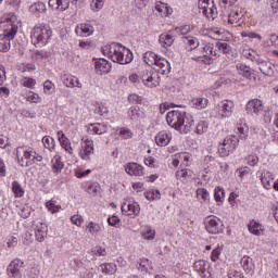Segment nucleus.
Masks as SVG:
<instances>
[{
	"label": "nucleus",
	"instance_id": "nucleus-1",
	"mask_svg": "<svg viewBox=\"0 0 278 278\" xmlns=\"http://www.w3.org/2000/svg\"><path fill=\"white\" fill-rule=\"evenodd\" d=\"M103 55H108L112 62L117 64H129L134 60V54L129 49L123 47L121 43H111L101 48Z\"/></svg>",
	"mask_w": 278,
	"mask_h": 278
},
{
	"label": "nucleus",
	"instance_id": "nucleus-2",
	"mask_svg": "<svg viewBox=\"0 0 278 278\" xmlns=\"http://www.w3.org/2000/svg\"><path fill=\"white\" fill-rule=\"evenodd\" d=\"M167 124L169 127L178 131H184L188 134L190 131V127H192L193 121L186 118V113H181L179 111H170L166 116Z\"/></svg>",
	"mask_w": 278,
	"mask_h": 278
},
{
	"label": "nucleus",
	"instance_id": "nucleus-3",
	"mask_svg": "<svg viewBox=\"0 0 278 278\" xmlns=\"http://www.w3.org/2000/svg\"><path fill=\"white\" fill-rule=\"evenodd\" d=\"M0 27L5 36L14 38L18 31V17L14 13L4 15L0 21Z\"/></svg>",
	"mask_w": 278,
	"mask_h": 278
},
{
	"label": "nucleus",
	"instance_id": "nucleus-4",
	"mask_svg": "<svg viewBox=\"0 0 278 278\" xmlns=\"http://www.w3.org/2000/svg\"><path fill=\"white\" fill-rule=\"evenodd\" d=\"M33 45H47V40L51 38V28L49 26H35L30 33Z\"/></svg>",
	"mask_w": 278,
	"mask_h": 278
},
{
	"label": "nucleus",
	"instance_id": "nucleus-5",
	"mask_svg": "<svg viewBox=\"0 0 278 278\" xmlns=\"http://www.w3.org/2000/svg\"><path fill=\"white\" fill-rule=\"evenodd\" d=\"M240 140L236 136H230L229 138L224 139L223 143L218 146V154L220 157H228L229 153L236 151Z\"/></svg>",
	"mask_w": 278,
	"mask_h": 278
},
{
	"label": "nucleus",
	"instance_id": "nucleus-6",
	"mask_svg": "<svg viewBox=\"0 0 278 278\" xmlns=\"http://www.w3.org/2000/svg\"><path fill=\"white\" fill-rule=\"evenodd\" d=\"M199 12L202 13L206 18H216L218 16V11L214 7V1L212 0H199L198 2Z\"/></svg>",
	"mask_w": 278,
	"mask_h": 278
},
{
	"label": "nucleus",
	"instance_id": "nucleus-7",
	"mask_svg": "<svg viewBox=\"0 0 278 278\" xmlns=\"http://www.w3.org/2000/svg\"><path fill=\"white\" fill-rule=\"evenodd\" d=\"M17 162L21 166H31L36 163V152L27 150V148H17Z\"/></svg>",
	"mask_w": 278,
	"mask_h": 278
},
{
	"label": "nucleus",
	"instance_id": "nucleus-8",
	"mask_svg": "<svg viewBox=\"0 0 278 278\" xmlns=\"http://www.w3.org/2000/svg\"><path fill=\"white\" fill-rule=\"evenodd\" d=\"M94 153V142L86 137H83L81 139V150L79 152V156L85 162H89L90 156Z\"/></svg>",
	"mask_w": 278,
	"mask_h": 278
},
{
	"label": "nucleus",
	"instance_id": "nucleus-9",
	"mask_svg": "<svg viewBox=\"0 0 278 278\" xmlns=\"http://www.w3.org/2000/svg\"><path fill=\"white\" fill-rule=\"evenodd\" d=\"M205 229L208 233H220L223 231V224L216 217H207L205 219Z\"/></svg>",
	"mask_w": 278,
	"mask_h": 278
},
{
	"label": "nucleus",
	"instance_id": "nucleus-10",
	"mask_svg": "<svg viewBox=\"0 0 278 278\" xmlns=\"http://www.w3.org/2000/svg\"><path fill=\"white\" fill-rule=\"evenodd\" d=\"M23 268V262L21 260H14L8 266L7 273L9 278H21V269Z\"/></svg>",
	"mask_w": 278,
	"mask_h": 278
},
{
	"label": "nucleus",
	"instance_id": "nucleus-11",
	"mask_svg": "<svg viewBox=\"0 0 278 278\" xmlns=\"http://www.w3.org/2000/svg\"><path fill=\"white\" fill-rule=\"evenodd\" d=\"M141 81L147 88H157L160 86V75L150 72L141 77Z\"/></svg>",
	"mask_w": 278,
	"mask_h": 278
},
{
	"label": "nucleus",
	"instance_id": "nucleus-12",
	"mask_svg": "<svg viewBox=\"0 0 278 278\" xmlns=\"http://www.w3.org/2000/svg\"><path fill=\"white\" fill-rule=\"evenodd\" d=\"M200 58H216V51H214V47L212 46H204L202 48L197 49V55L192 56V60H200Z\"/></svg>",
	"mask_w": 278,
	"mask_h": 278
},
{
	"label": "nucleus",
	"instance_id": "nucleus-13",
	"mask_svg": "<svg viewBox=\"0 0 278 278\" xmlns=\"http://www.w3.org/2000/svg\"><path fill=\"white\" fill-rule=\"evenodd\" d=\"M245 110L248 114L260 116V113L264 112V104L261 100L254 99L248 102Z\"/></svg>",
	"mask_w": 278,
	"mask_h": 278
},
{
	"label": "nucleus",
	"instance_id": "nucleus-14",
	"mask_svg": "<svg viewBox=\"0 0 278 278\" xmlns=\"http://www.w3.org/2000/svg\"><path fill=\"white\" fill-rule=\"evenodd\" d=\"M48 5L55 12H66L71 5V0H49Z\"/></svg>",
	"mask_w": 278,
	"mask_h": 278
},
{
	"label": "nucleus",
	"instance_id": "nucleus-15",
	"mask_svg": "<svg viewBox=\"0 0 278 278\" xmlns=\"http://www.w3.org/2000/svg\"><path fill=\"white\" fill-rule=\"evenodd\" d=\"M154 68L157 73H161V75H168V73H170V63L166 59L159 56V60H156V63L154 64Z\"/></svg>",
	"mask_w": 278,
	"mask_h": 278
},
{
	"label": "nucleus",
	"instance_id": "nucleus-16",
	"mask_svg": "<svg viewBox=\"0 0 278 278\" xmlns=\"http://www.w3.org/2000/svg\"><path fill=\"white\" fill-rule=\"evenodd\" d=\"M122 212L126 214V216H138V214H140V204L124 203L122 204Z\"/></svg>",
	"mask_w": 278,
	"mask_h": 278
},
{
	"label": "nucleus",
	"instance_id": "nucleus-17",
	"mask_svg": "<svg viewBox=\"0 0 278 278\" xmlns=\"http://www.w3.org/2000/svg\"><path fill=\"white\" fill-rule=\"evenodd\" d=\"M219 115L222 118H227L233 110V102L229 100H224L218 104Z\"/></svg>",
	"mask_w": 278,
	"mask_h": 278
},
{
	"label": "nucleus",
	"instance_id": "nucleus-18",
	"mask_svg": "<svg viewBox=\"0 0 278 278\" xmlns=\"http://www.w3.org/2000/svg\"><path fill=\"white\" fill-rule=\"evenodd\" d=\"M36 240L42 242L47 238V224L38 223L34 225Z\"/></svg>",
	"mask_w": 278,
	"mask_h": 278
},
{
	"label": "nucleus",
	"instance_id": "nucleus-19",
	"mask_svg": "<svg viewBox=\"0 0 278 278\" xmlns=\"http://www.w3.org/2000/svg\"><path fill=\"white\" fill-rule=\"evenodd\" d=\"M128 118L132 121V123H140L144 118V112H142L139 108H130L128 110Z\"/></svg>",
	"mask_w": 278,
	"mask_h": 278
},
{
	"label": "nucleus",
	"instance_id": "nucleus-20",
	"mask_svg": "<svg viewBox=\"0 0 278 278\" xmlns=\"http://www.w3.org/2000/svg\"><path fill=\"white\" fill-rule=\"evenodd\" d=\"M258 64L263 75H267V77L275 75V65H273V63L261 60Z\"/></svg>",
	"mask_w": 278,
	"mask_h": 278
},
{
	"label": "nucleus",
	"instance_id": "nucleus-21",
	"mask_svg": "<svg viewBox=\"0 0 278 278\" xmlns=\"http://www.w3.org/2000/svg\"><path fill=\"white\" fill-rule=\"evenodd\" d=\"M127 175L140 177L142 175V167L138 163H128L125 165Z\"/></svg>",
	"mask_w": 278,
	"mask_h": 278
},
{
	"label": "nucleus",
	"instance_id": "nucleus-22",
	"mask_svg": "<svg viewBox=\"0 0 278 278\" xmlns=\"http://www.w3.org/2000/svg\"><path fill=\"white\" fill-rule=\"evenodd\" d=\"M96 71L100 73H110L112 71V63H109L105 59H98L94 62Z\"/></svg>",
	"mask_w": 278,
	"mask_h": 278
},
{
	"label": "nucleus",
	"instance_id": "nucleus-23",
	"mask_svg": "<svg viewBox=\"0 0 278 278\" xmlns=\"http://www.w3.org/2000/svg\"><path fill=\"white\" fill-rule=\"evenodd\" d=\"M193 268L202 278H207V275H210V271L207 270V263L205 261H197Z\"/></svg>",
	"mask_w": 278,
	"mask_h": 278
},
{
	"label": "nucleus",
	"instance_id": "nucleus-24",
	"mask_svg": "<svg viewBox=\"0 0 278 278\" xmlns=\"http://www.w3.org/2000/svg\"><path fill=\"white\" fill-rule=\"evenodd\" d=\"M261 181L265 190H270L275 184V178H273V174H270V172H264L261 175Z\"/></svg>",
	"mask_w": 278,
	"mask_h": 278
},
{
	"label": "nucleus",
	"instance_id": "nucleus-25",
	"mask_svg": "<svg viewBox=\"0 0 278 278\" xmlns=\"http://www.w3.org/2000/svg\"><path fill=\"white\" fill-rule=\"evenodd\" d=\"M58 139L61 142V147L65 149V151L70 153V155H73V147H71V141L68 140V138H66V135H64L63 131L58 132Z\"/></svg>",
	"mask_w": 278,
	"mask_h": 278
},
{
	"label": "nucleus",
	"instance_id": "nucleus-26",
	"mask_svg": "<svg viewBox=\"0 0 278 278\" xmlns=\"http://www.w3.org/2000/svg\"><path fill=\"white\" fill-rule=\"evenodd\" d=\"M76 34L78 36H92L94 34V27L90 24H80L76 27Z\"/></svg>",
	"mask_w": 278,
	"mask_h": 278
},
{
	"label": "nucleus",
	"instance_id": "nucleus-27",
	"mask_svg": "<svg viewBox=\"0 0 278 278\" xmlns=\"http://www.w3.org/2000/svg\"><path fill=\"white\" fill-rule=\"evenodd\" d=\"M242 16H244L242 11H232L227 17L228 24L232 25V27H238V23L242 21Z\"/></svg>",
	"mask_w": 278,
	"mask_h": 278
},
{
	"label": "nucleus",
	"instance_id": "nucleus-28",
	"mask_svg": "<svg viewBox=\"0 0 278 278\" xmlns=\"http://www.w3.org/2000/svg\"><path fill=\"white\" fill-rule=\"evenodd\" d=\"M248 227L250 233H253V236H264V227L262 226V224L252 220L250 222Z\"/></svg>",
	"mask_w": 278,
	"mask_h": 278
},
{
	"label": "nucleus",
	"instance_id": "nucleus-29",
	"mask_svg": "<svg viewBox=\"0 0 278 278\" xmlns=\"http://www.w3.org/2000/svg\"><path fill=\"white\" fill-rule=\"evenodd\" d=\"M182 41L187 47V51H197L199 49V39L195 37H184Z\"/></svg>",
	"mask_w": 278,
	"mask_h": 278
},
{
	"label": "nucleus",
	"instance_id": "nucleus-30",
	"mask_svg": "<svg viewBox=\"0 0 278 278\" xmlns=\"http://www.w3.org/2000/svg\"><path fill=\"white\" fill-rule=\"evenodd\" d=\"M159 42L164 49H168V47H173V42H175V39L170 34H162L159 37Z\"/></svg>",
	"mask_w": 278,
	"mask_h": 278
},
{
	"label": "nucleus",
	"instance_id": "nucleus-31",
	"mask_svg": "<svg viewBox=\"0 0 278 278\" xmlns=\"http://www.w3.org/2000/svg\"><path fill=\"white\" fill-rule=\"evenodd\" d=\"M242 55L247 58V60H251V62H258L262 60L260 59V54L251 48H245L242 50Z\"/></svg>",
	"mask_w": 278,
	"mask_h": 278
},
{
	"label": "nucleus",
	"instance_id": "nucleus-32",
	"mask_svg": "<svg viewBox=\"0 0 278 278\" xmlns=\"http://www.w3.org/2000/svg\"><path fill=\"white\" fill-rule=\"evenodd\" d=\"M63 84L66 86V88H81V83L79 81V78L75 76H66L63 79Z\"/></svg>",
	"mask_w": 278,
	"mask_h": 278
},
{
	"label": "nucleus",
	"instance_id": "nucleus-33",
	"mask_svg": "<svg viewBox=\"0 0 278 278\" xmlns=\"http://www.w3.org/2000/svg\"><path fill=\"white\" fill-rule=\"evenodd\" d=\"M208 103L210 101L207 98H193L191 100V105L192 108H195V110H205Z\"/></svg>",
	"mask_w": 278,
	"mask_h": 278
},
{
	"label": "nucleus",
	"instance_id": "nucleus-34",
	"mask_svg": "<svg viewBox=\"0 0 278 278\" xmlns=\"http://www.w3.org/2000/svg\"><path fill=\"white\" fill-rule=\"evenodd\" d=\"M155 142L157 147H166L170 142V137L165 131H161L155 137Z\"/></svg>",
	"mask_w": 278,
	"mask_h": 278
},
{
	"label": "nucleus",
	"instance_id": "nucleus-35",
	"mask_svg": "<svg viewBox=\"0 0 278 278\" xmlns=\"http://www.w3.org/2000/svg\"><path fill=\"white\" fill-rule=\"evenodd\" d=\"M155 10L161 14V16H168L173 13V9H170L169 5L164 2H157L155 4Z\"/></svg>",
	"mask_w": 278,
	"mask_h": 278
},
{
	"label": "nucleus",
	"instance_id": "nucleus-36",
	"mask_svg": "<svg viewBox=\"0 0 278 278\" xmlns=\"http://www.w3.org/2000/svg\"><path fill=\"white\" fill-rule=\"evenodd\" d=\"M10 40H14V38H10L5 34L0 35V51L2 53L10 51Z\"/></svg>",
	"mask_w": 278,
	"mask_h": 278
},
{
	"label": "nucleus",
	"instance_id": "nucleus-37",
	"mask_svg": "<svg viewBox=\"0 0 278 278\" xmlns=\"http://www.w3.org/2000/svg\"><path fill=\"white\" fill-rule=\"evenodd\" d=\"M237 71L239 75H242V77H247V79L251 78V76L253 75V71L251 70V67L242 63L237 64Z\"/></svg>",
	"mask_w": 278,
	"mask_h": 278
},
{
	"label": "nucleus",
	"instance_id": "nucleus-38",
	"mask_svg": "<svg viewBox=\"0 0 278 278\" xmlns=\"http://www.w3.org/2000/svg\"><path fill=\"white\" fill-rule=\"evenodd\" d=\"M159 59L160 56H157V54L154 52H146L143 55V61L146 64H148V66H155Z\"/></svg>",
	"mask_w": 278,
	"mask_h": 278
},
{
	"label": "nucleus",
	"instance_id": "nucleus-39",
	"mask_svg": "<svg viewBox=\"0 0 278 278\" xmlns=\"http://www.w3.org/2000/svg\"><path fill=\"white\" fill-rule=\"evenodd\" d=\"M62 168H64V163L62 162V157L60 155H55L52 159V170L53 173H61Z\"/></svg>",
	"mask_w": 278,
	"mask_h": 278
},
{
	"label": "nucleus",
	"instance_id": "nucleus-40",
	"mask_svg": "<svg viewBox=\"0 0 278 278\" xmlns=\"http://www.w3.org/2000/svg\"><path fill=\"white\" fill-rule=\"evenodd\" d=\"M87 231L90 236L97 238V236H99V231H101V226L94 222H90L87 225Z\"/></svg>",
	"mask_w": 278,
	"mask_h": 278
},
{
	"label": "nucleus",
	"instance_id": "nucleus-41",
	"mask_svg": "<svg viewBox=\"0 0 278 278\" xmlns=\"http://www.w3.org/2000/svg\"><path fill=\"white\" fill-rule=\"evenodd\" d=\"M99 270L104 275H114L117 268H116V265L114 264H102L100 265Z\"/></svg>",
	"mask_w": 278,
	"mask_h": 278
},
{
	"label": "nucleus",
	"instance_id": "nucleus-42",
	"mask_svg": "<svg viewBox=\"0 0 278 278\" xmlns=\"http://www.w3.org/2000/svg\"><path fill=\"white\" fill-rule=\"evenodd\" d=\"M30 12H34L35 14H42L47 12V5H45L43 2H37L30 5Z\"/></svg>",
	"mask_w": 278,
	"mask_h": 278
},
{
	"label": "nucleus",
	"instance_id": "nucleus-43",
	"mask_svg": "<svg viewBox=\"0 0 278 278\" xmlns=\"http://www.w3.org/2000/svg\"><path fill=\"white\" fill-rule=\"evenodd\" d=\"M12 192L15 194V197L21 198L23 194H25V190H23V187L18 181L12 182Z\"/></svg>",
	"mask_w": 278,
	"mask_h": 278
},
{
	"label": "nucleus",
	"instance_id": "nucleus-44",
	"mask_svg": "<svg viewBox=\"0 0 278 278\" xmlns=\"http://www.w3.org/2000/svg\"><path fill=\"white\" fill-rule=\"evenodd\" d=\"M214 199L217 203H223V201H225V189L216 187L214 192Z\"/></svg>",
	"mask_w": 278,
	"mask_h": 278
},
{
	"label": "nucleus",
	"instance_id": "nucleus-45",
	"mask_svg": "<svg viewBox=\"0 0 278 278\" xmlns=\"http://www.w3.org/2000/svg\"><path fill=\"white\" fill-rule=\"evenodd\" d=\"M197 197L201 200V203H205V201H210V192L207 190L200 188L197 190Z\"/></svg>",
	"mask_w": 278,
	"mask_h": 278
},
{
	"label": "nucleus",
	"instance_id": "nucleus-46",
	"mask_svg": "<svg viewBox=\"0 0 278 278\" xmlns=\"http://www.w3.org/2000/svg\"><path fill=\"white\" fill-rule=\"evenodd\" d=\"M93 134L101 136V134H105L108 131V125L105 124H96L92 126Z\"/></svg>",
	"mask_w": 278,
	"mask_h": 278
},
{
	"label": "nucleus",
	"instance_id": "nucleus-47",
	"mask_svg": "<svg viewBox=\"0 0 278 278\" xmlns=\"http://www.w3.org/2000/svg\"><path fill=\"white\" fill-rule=\"evenodd\" d=\"M42 143L46 149H49V151H52V149H55V140H53L52 137H43Z\"/></svg>",
	"mask_w": 278,
	"mask_h": 278
},
{
	"label": "nucleus",
	"instance_id": "nucleus-48",
	"mask_svg": "<svg viewBox=\"0 0 278 278\" xmlns=\"http://www.w3.org/2000/svg\"><path fill=\"white\" fill-rule=\"evenodd\" d=\"M146 199H148V201H155V199H160L161 194H160V190H150L147 191L144 193Z\"/></svg>",
	"mask_w": 278,
	"mask_h": 278
},
{
	"label": "nucleus",
	"instance_id": "nucleus-49",
	"mask_svg": "<svg viewBox=\"0 0 278 278\" xmlns=\"http://www.w3.org/2000/svg\"><path fill=\"white\" fill-rule=\"evenodd\" d=\"M103 5H105V0H92L91 10L99 12V10H103Z\"/></svg>",
	"mask_w": 278,
	"mask_h": 278
},
{
	"label": "nucleus",
	"instance_id": "nucleus-50",
	"mask_svg": "<svg viewBox=\"0 0 278 278\" xmlns=\"http://www.w3.org/2000/svg\"><path fill=\"white\" fill-rule=\"evenodd\" d=\"M46 207L49 210V212H51V214H58V212H60V210H62V206L55 205V203H53V201H48L46 203Z\"/></svg>",
	"mask_w": 278,
	"mask_h": 278
},
{
	"label": "nucleus",
	"instance_id": "nucleus-51",
	"mask_svg": "<svg viewBox=\"0 0 278 278\" xmlns=\"http://www.w3.org/2000/svg\"><path fill=\"white\" fill-rule=\"evenodd\" d=\"M21 84L24 86V88H34V86H36V80L34 78L24 77L21 80Z\"/></svg>",
	"mask_w": 278,
	"mask_h": 278
},
{
	"label": "nucleus",
	"instance_id": "nucleus-52",
	"mask_svg": "<svg viewBox=\"0 0 278 278\" xmlns=\"http://www.w3.org/2000/svg\"><path fill=\"white\" fill-rule=\"evenodd\" d=\"M245 160L249 166H257V162H260V157L255 154L248 155Z\"/></svg>",
	"mask_w": 278,
	"mask_h": 278
},
{
	"label": "nucleus",
	"instance_id": "nucleus-53",
	"mask_svg": "<svg viewBox=\"0 0 278 278\" xmlns=\"http://www.w3.org/2000/svg\"><path fill=\"white\" fill-rule=\"evenodd\" d=\"M238 134H239L240 140H247V134H249V127H247V125L239 126Z\"/></svg>",
	"mask_w": 278,
	"mask_h": 278
},
{
	"label": "nucleus",
	"instance_id": "nucleus-54",
	"mask_svg": "<svg viewBox=\"0 0 278 278\" xmlns=\"http://www.w3.org/2000/svg\"><path fill=\"white\" fill-rule=\"evenodd\" d=\"M216 47L222 53H229L231 51V47L227 42H217Z\"/></svg>",
	"mask_w": 278,
	"mask_h": 278
},
{
	"label": "nucleus",
	"instance_id": "nucleus-55",
	"mask_svg": "<svg viewBox=\"0 0 278 278\" xmlns=\"http://www.w3.org/2000/svg\"><path fill=\"white\" fill-rule=\"evenodd\" d=\"M241 266L248 270V273H251V257L249 256H243L241 258Z\"/></svg>",
	"mask_w": 278,
	"mask_h": 278
},
{
	"label": "nucleus",
	"instance_id": "nucleus-56",
	"mask_svg": "<svg viewBox=\"0 0 278 278\" xmlns=\"http://www.w3.org/2000/svg\"><path fill=\"white\" fill-rule=\"evenodd\" d=\"M142 238H144V240H154L155 230L148 228L146 231L142 232Z\"/></svg>",
	"mask_w": 278,
	"mask_h": 278
},
{
	"label": "nucleus",
	"instance_id": "nucleus-57",
	"mask_svg": "<svg viewBox=\"0 0 278 278\" xmlns=\"http://www.w3.org/2000/svg\"><path fill=\"white\" fill-rule=\"evenodd\" d=\"M27 101H29L30 103H39L40 96H38V93H34V91H29L27 96Z\"/></svg>",
	"mask_w": 278,
	"mask_h": 278
},
{
	"label": "nucleus",
	"instance_id": "nucleus-58",
	"mask_svg": "<svg viewBox=\"0 0 278 278\" xmlns=\"http://www.w3.org/2000/svg\"><path fill=\"white\" fill-rule=\"evenodd\" d=\"M71 223L76 225V227H81V225H84V218H81L80 215H74L71 217Z\"/></svg>",
	"mask_w": 278,
	"mask_h": 278
},
{
	"label": "nucleus",
	"instance_id": "nucleus-59",
	"mask_svg": "<svg viewBox=\"0 0 278 278\" xmlns=\"http://www.w3.org/2000/svg\"><path fill=\"white\" fill-rule=\"evenodd\" d=\"M119 136L122 138H124V140H129V138H131V136H134V134L131 132V130H129L127 128H122L119 130Z\"/></svg>",
	"mask_w": 278,
	"mask_h": 278
},
{
	"label": "nucleus",
	"instance_id": "nucleus-60",
	"mask_svg": "<svg viewBox=\"0 0 278 278\" xmlns=\"http://www.w3.org/2000/svg\"><path fill=\"white\" fill-rule=\"evenodd\" d=\"M242 38H255L256 40H262V36L256 33L242 31Z\"/></svg>",
	"mask_w": 278,
	"mask_h": 278
},
{
	"label": "nucleus",
	"instance_id": "nucleus-61",
	"mask_svg": "<svg viewBox=\"0 0 278 278\" xmlns=\"http://www.w3.org/2000/svg\"><path fill=\"white\" fill-rule=\"evenodd\" d=\"M151 267V263L149 262V260L144 258L140 262L139 264V268L140 270H142L143 273H147L149 270V268Z\"/></svg>",
	"mask_w": 278,
	"mask_h": 278
},
{
	"label": "nucleus",
	"instance_id": "nucleus-62",
	"mask_svg": "<svg viewBox=\"0 0 278 278\" xmlns=\"http://www.w3.org/2000/svg\"><path fill=\"white\" fill-rule=\"evenodd\" d=\"M220 257V247H217L212 251L211 260L212 262H217V260Z\"/></svg>",
	"mask_w": 278,
	"mask_h": 278
},
{
	"label": "nucleus",
	"instance_id": "nucleus-63",
	"mask_svg": "<svg viewBox=\"0 0 278 278\" xmlns=\"http://www.w3.org/2000/svg\"><path fill=\"white\" fill-rule=\"evenodd\" d=\"M176 177L180 181H184L186 179V177H188V169H180V170L176 172Z\"/></svg>",
	"mask_w": 278,
	"mask_h": 278
},
{
	"label": "nucleus",
	"instance_id": "nucleus-64",
	"mask_svg": "<svg viewBox=\"0 0 278 278\" xmlns=\"http://www.w3.org/2000/svg\"><path fill=\"white\" fill-rule=\"evenodd\" d=\"M236 173L239 174L240 179H244V176L249 175V167H240Z\"/></svg>",
	"mask_w": 278,
	"mask_h": 278
}]
</instances>
